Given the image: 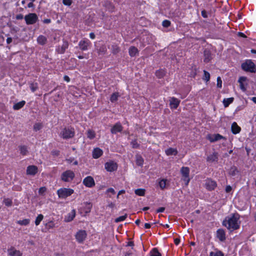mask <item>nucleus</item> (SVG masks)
<instances>
[{
	"instance_id": "1",
	"label": "nucleus",
	"mask_w": 256,
	"mask_h": 256,
	"mask_svg": "<svg viewBox=\"0 0 256 256\" xmlns=\"http://www.w3.org/2000/svg\"><path fill=\"white\" fill-rule=\"evenodd\" d=\"M238 214L234 213L226 217L222 222V225L230 232H232L240 228V222Z\"/></svg>"
},
{
	"instance_id": "2",
	"label": "nucleus",
	"mask_w": 256,
	"mask_h": 256,
	"mask_svg": "<svg viewBox=\"0 0 256 256\" xmlns=\"http://www.w3.org/2000/svg\"><path fill=\"white\" fill-rule=\"evenodd\" d=\"M60 136L64 139L72 138L74 136V130L73 128H65L62 130Z\"/></svg>"
},
{
	"instance_id": "3",
	"label": "nucleus",
	"mask_w": 256,
	"mask_h": 256,
	"mask_svg": "<svg viewBox=\"0 0 256 256\" xmlns=\"http://www.w3.org/2000/svg\"><path fill=\"white\" fill-rule=\"evenodd\" d=\"M242 70L250 72H255L256 68L255 64L250 60H247L242 64Z\"/></svg>"
},
{
	"instance_id": "4",
	"label": "nucleus",
	"mask_w": 256,
	"mask_h": 256,
	"mask_svg": "<svg viewBox=\"0 0 256 256\" xmlns=\"http://www.w3.org/2000/svg\"><path fill=\"white\" fill-rule=\"evenodd\" d=\"M57 193L59 198H66L74 193V190L71 188H62L58 190Z\"/></svg>"
},
{
	"instance_id": "5",
	"label": "nucleus",
	"mask_w": 256,
	"mask_h": 256,
	"mask_svg": "<svg viewBox=\"0 0 256 256\" xmlns=\"http://www.w3.org/2000/svg\"><path fill=\"white\" fill-rule=\"evenodd\" d=\"M74 176V174L72 171L68 170L62 174L61 178L63 181L68 182L73 180Z\"/></svg>"
},
{
	"instance_id": "6",
	"label": "nucleus",
	"mask_w": 256,
	"mask_h": 256,
	"mask_svg": "<svg viewBox=\"0 0 256 256\" xmlns=\"http://www.w3.org/2000/svg\"><path fill=\"white\" fill-rule=\"evenodd\" d=\"M26 22L27 24H32L38 20L37 15L34 13H30L24 16Z\"/></svg>"
},
{
	"instance_id": "7",
	"label": "nucleus",
	"mask_w": 256,
	"mask_h": 256,
	"mask_svg": "<svg viewBox=\"0 0 256 256\" xmlns=\"http://www.w3.org/2000/svg\"><path fill=\"white\" fill-rule=\"evenodd\" d=\"M180 172L182 176V180L185 182L186 184L188 185L190 179L189 178L190 169L188 167H182Z\"/></svg>"
},
{
	"instance_id": "8",
	"label": "nucleus",
	"mask_w": 256,
	"mask_h": 256,
	"mask_svg": "<svg viewBox=\"0 0 256 256\" xmlns=\"http://www.w3.org/2000/svg\"><path fill=\"white\" fill-rule=\"evenodd\" d=\"M86 232L84 230H79L76 234V238L79 243H82L86 237Z\"/></svg>"
},
{
	"instance_id": "9",
	"label": "nucleus",
	"mask_w": 256,
	"mask_h": 256,
	"mask_svg": "<svg viewBox=\"0 0 256 256\" xmlns=\"http://www.w3.org/2000/svg\"><path fill=\"white\" fill-rule=\"evenodd\" d=\"M118 168V166L116 163L114 162L113 161H110L106 162L105 164V168L108 172H113L116 170Z\"/></svg>"
},
{
	"instance_id": "10",
	"label": "nucleus",
	"mask_w": 256,
	"mask_h": 256,
	"mask_svg": "<svg viewBox=\"0 0 256 256\" xmlns=\"http://www.w3.org/2000/svg\"><path fill=\"white\" fill-rule=\"evenodd\" d=\"M83 184L88 188H91L95 184L94 178L90 176L86 177L83 180Z\"/></svg>"
},
{
	"instance_id": "11",
	"label": "nucleus",
	"mask_w": 256,
	"mask_h": 256,
	"mask_svg": "<svg viewBox=\"0 0 256 256\" xmlns=\"http://www.w3.org/2000/svg\"><path fill=\"white\" fill-rule=\"evenodd\" d=\"M90 42L89 40H80L79 42V46L80 48L82 50H86L88 49V46H90Z\"/></svg>"
},
{
	"instance_id": "12",
	"label": "nucleus",
	"mask_w": 256,
	"mask_h": 256,
	"mask_svg": "<svg viewBox=\"0 0 256 256\" xmlns=\"http://www.w3.org/2000/svg\"><path fill=\"white\" fill-rule=\"evenodd\" d=\"M180 103V100L176 98L172 97L170 100V104L172 108H176Z\"/></svg>"
},
{
	"instance_id": "13",
	"label": "nucleus",
	"mask_w": 256,
	"mask_h": 256,
	"mask_svg": "<svg viewBox=\"0 0 256 256\" xmlns=\"http://www.w3.org/2000/svg\"><path fill=\"white\" fill-rule=\"evenodd\" d=\"M122 130V126L120 123H116L111 128V132L113 134H116L118 132H120Z\"/></svg>"
},
{
	"instance_id": "14",
	"label": "nucleus",
	"mask_w": 256,
	"mask_h": 256,
	"mask_svg": "<svg viewBox=\"0 0 256 256\" xmlns=\"http://www.w3.org/2000/svg\"><path fill=\"white\" fill-rule=\"evenodd\" d=\"M68 42L64 41L63 42V44L61 46H58L56 50L58 54H64L66 48H68Z\"/></svg>"
},
{
	"instance_id": "15",
	"label": "nucleus",
	"mask_w": 256,
	"mask_h": 256,
	"mask_svg": "<svg viewBox=\"0 0 256 256\" xmlns=\"http://www.w3.org/2000/svg\"><path fill=\"white\" fill-rule=\"evenodd\" d=\"M8 254L10 256H22V253L14 248H11L8 250Z\"/></svg>"
},
{
	"instance_id": "16",
	"label": "nucleus",
	"mask_w": 256,
	"mask_h": 256,
	"mask_svg": "<svg viewBox=\"0 0 256 256\" xmlns=\"http://www.w3.org/2000/svg\"><path fill=\"white\" fill-rule=\"evenodd\" d=\"M206 186L208 190H212L216 186V184L214 180H208L206 182Z\"/></svg>"
},
{
	"instance_id": "17",
	"label": "nucleus",
	"mask_w": 256,
	"mask_h": 256,
	"mask_svg": "<svg viewBox=\"0 0 256 256\" xmlns=\"http://www.w3.org/2000/svg\"><path fill=\"white\" fill-rule=\"evenodd\" d=\"M217 238L221 242H223L226 240V234L224 230L218 229L216 232Z\"/></svg>"
},
{
	"instance_id": "18",
	"label": "nucleus",
	"mask_w": 256,
	"mask_h": 256,
	"mask_svg": "<svg viewBox=\"0 0 256 256\" xmlns=\"http://www.w3.org/2000/svg\"><path fill=\"white\" fill-rule=\"evenodd\" d=\"M102 150L100 148H96L94 149L92 151V157L94 158H98L102 154Z\"/></svg>"
},
{
	"instance_id": "19",
	"label": "nucleus",
	"mask_w": 256,
	"mask_h": 256,
	"mask_svg": "<svg viewBox=\"0 0 256 256\" xmlns=\"http://www.w3.org/2000/svg\"><path fill=\"white\" fill-rule=\"evenodd\" d=\"M38 171V168L34 166H30L27 168L26 173L28 174L34 175Z\"/></svg>"
},
{
	"instance_id": "20",
	"label": "nucleus",
	"mask_w": 256,
	"mask_h": 256,
	"mask_svg": "<svg viewBox=\"0 0 256 256\" xmlns=\"http://www.w3.org/2000/svg\"><path fill=\"white\" fill-rule=\"evenodd\" d=\"M204 62H208L212 59V55L210 52L208 50H204Z\"/></svg>"
},
{
	"instance_id": "21",
	"label": "nucleus",
	"mask_w": 256,
	"mask_h": 256,
	"mask_svg": "<svg viewBox=\"0 0 256 256\" xmlns=\"http://www.w3.org/2000/svg\"><path fill=\"white\" fill-rule=\"evenodd\" d=\"M232 132L234 134H237L240 131V128L237 124L236 122H234L232 124Z\"/></svg>"
},
{
	"instance_id": "22",
	"label": "nucleus",
	"mask_w": 256,
	"mask_h": 256,
	"mask_svg": "<svg viewBox=\"0 0 256 256\" xmlns=\"http://www.w3.org/2000/svg\"><path fill=\"white\" fill-rule=\"evenodd\" d=\"M75 216L76 211L74 210H73L70 213H68L67 216L65 218V221L66 222H70L74 218Z\"/></svg>"
},
{
	"instance_id": "23",
	"label": "nucleus",
	"mask_w": 256,
	"mask_h": 256,
	"mask_svg": "<svg viewBox=\"0 0 256 256\" xmlns=\"http://www.w3.org/2000/svg\"><path fill=\"white\" fill-rule=\"evenodd\" d=\"M224 138L221 136L220 134H215L212 135L211 137L210 138V142H214L220 140L221 139H224Z\"/></svg>"
},
{
	"instance_id": "24",
	"label": "nucleus",
	"mask_w": 256,
	"mask_h": 256,
	"mask_svg": "<svg viewBox=\"0 0 256 256\" xmlns=\"http://www.w3.org/2000/svg\"><path fill=\"white\" fill-rule=\"evenodd\" d=\"M218 160V153L214 152L212 154L208 156L207 158V161L210 162H216Z\"/></svg>"
},
{
	"instance_id": "25",
	"label": "nucleus",
	"mask_w": 256,
	"mask_h": 256,
	"mask_svg": "<svg viewBox=\"0 0 256 256\" xmlns=\"http://www.w3.org/2000/svg\"><path fill=\"white\" fill-rule=\"evenodd\" d=\"M165 152H166V155H168V156H170V155L176 156L178 152L176 149L172 148H168L167 150H166Z\"/></svg>"
},
{
	"instance_id": "26",
	"label": "nucleus",
	"mask_w": 256,
	"mask_h": 256,
	"mask_svg": "<svg viewBox=\"0 0 256 256\" xmlns=\"http://www.w3.org/2000/svg\"><path fill=\"white\" fill-rule=\"evenodd\" d=\"M26 104L24 100H22L18 103L15 104L13 106V109L14 110H18L22 108Z\"/></svg>"
},
{
	"instance_id": "27",
	"label": "nucleus",
	"mask_w": 256,
	"mask_h": 256,
	"mask_svg": "<svg viewBox=\"0 0 256 256\" xmlns=\"http://www.w3.org/2000/svg\"><path fill=\"white\" fill-rule=\"evenodd\" d=\"M46 38L42 35L40 36L37 38V42L38 44L41 45L44 44L46 43Z\"/></svg>"
},
{
	"instance_id": "28",
	"label": "nucleus",
	"mask_w": 256,
	"mask_h": 256,
	"mask_svg": "<svg viewBox=\"0 0 256 256\" xmlns=\"http://www.w3.org/2000/svg\"><path fill=\"white\" fill-rule=\"evenodd\" d=\"M234 98H224L223 100V104L225 108L228 107L230 104L232 103L234 101Z\"/></svg>"
},
{
	"instance_id": "29",
	"label": "nucleus",
	"mask_w": 256,
	"mask_h": 256,
	"mask_svg": "<svg viewBox=\"0 0 256 256\" xmlns=\"http://www.w3.org/2000/svg\"><path fill=\"white\" fill-rule=\"evenodd\" d=\"M138 52V48L134 46H131L129 48V54L131 56H134Z\"/></svg>"
},
{
	"instance_id": "30",
	"label": "nucleus",
	"mask_w": 256,
	"mask_h": 256,
	"mask_svg": "<svg viewBox=\"0 0 256 256\" xmlns=\"http://www.w3.org/2000/svg\"><path fill=\"white\" fill-rule=\"evenodd\" d=\"M136 164L138 166H142L144 163V159L140 155H136Z\"/></svg>"
},
{
	"instance_id": "31",
	"label": "nucleus",
	"mask_w": 256,
	"mask_h": 256,
	"mask_svg": "<svg viewBox=\"0 0 256 256\" xmlns=\"http://www.w3.org/2000/svg\"><path fill=\"white\" fill-rule=\"evenodd\" d=\"M20 152L22 155H26L28 152L27 147L24 146H19Z\"/></svg>"
},
{
	"instance_id": "32",
	"label": "nucleus",
	"mask_w": 256,
	"mask_h": 256,
	"mask_svg": "<svg viewBox=\"0 0 256 256\" xmlns=\"http://www.w3.org/2000/svg\"><path fill=\"white\" fill-rule=\"evenodd\" d=\"M210 256H224V254L220 250H217L216 252H211L210 253Z\"/></svg>"
},
{
	"instance_id": "33",
	"label": "nucleus",
	"mask_w": 256,
	"mask_h": 256,
	"mask_svg": "<svg viewBox=\"0 0 256 256\" xmlns=\"http://www.w3.org/2000/svg\"><path fill=\"white\" fill-rule=\"evenodd\" d=\"M156 76L158 78H162L165 75V72L162 70H157L156 72Z\"/></svg>"
},
{
	"instance_id": "34",
	"label": "nucleus",
	"mask_w": 256,
	"mask_h": 256,
	"mask_svg": "<svg viewBox=\"0 0 256 256\" xmlns=\"http://www.w3.org/2000/svg\"><path fill=\"white\" fill-rule=\"evenodd\" d=\"M118 96L119 95L118 92L112 94L110 98V100L112 102H116L118 100Z\"/></svg>"
},
{
	"instance_id": "35",
	"label": "nucleus",
	"mask_w": 256,
	"mask_h": 256,
	"mask_svg": "<svg viewBox=\"0 0 256 256\" xmlns=\"http://www.w3.org/2000/svg\"><path fill=\"white\" fill-rule=\"evenodd\" d=\"M150 256H161L157 248H154L150 252Z\"/></svg>"
},
{
	"instance_id": "36",
	"label": "nucleus",
	"mask_w": 256,
	"mask_h": 256,
	"mask_svg": "<svg viewBox=\"0 0 256 256\" xmlns=\"http://www.w3.org/2000/svg\"><path fill=\"white\" fill-rule=\"evenodd\" d=\"M44 218V216L42 214H40L38 215V216L36 217V220H35V224L36 226H38L40 222Z\"/></svg>"
},
{
	"instance_id": "37",
	"label": "nucleus",
	"mask_w": 256,
	"mask_h": 256,
	"mask_svg": "<svg viewBox=\"0 0 256 256\" xmlns=\"http://www.w3.org/2000/svg\"><path fill=\"white\" fill-rule=\"evenodd\" d=\"M204 76L202 78V79L206 82H208L210 80V74L208 72H206V70H204Z\"/></svg>"
},
{
	"instance_id": "38",
	"label": "nucleus",
	"mask_w": 256,
	"mask_h": 256,
	"mask_svg": "<svg viewBox=\"0 0 256 256\" xmlns=\"http://www.w3.org/2000/svg\"><path fill=\"white\" fill-rule=\"evenodd\" d=\"M111 50H112V52L114 54H116L120 52V48L116 45H112Z\"/></svg>"
},
{
	"instance_id": "39",
	"label": "nucleus",
	"mask_w": 256,
	"mask_h": 256,
	"mask_svg": "<svg viewBox=\"0 0 256 256\" xmlns=\"http://www.w3.org/2000/svg\"><path fill=\"white\" fill-rule=\"evenodd\" d=\"M166 179H162L160 181L159 186L161 189L163 190L164 188H166Z\"/></svg>"
},
{
	"instance_id": "40",
	"label": "nucleus",
	"mask_w": 256,
	"mask_h": 256,
	"mask_svg": "<svg viewBox=\"0 0 256 256\" xmlns=\"http://www.w3.org/2000/svg\"><path fill=\"white\" fill-rule=\"evenodd\" d=\"M144 190L140 188L137 189L135 190V194L140 196H143L144 194Z\"/></svg>"
},
{
	"instance_id": "41",
	"label": "nucleus",
	"mask_w": 256,
	"mask_h": 256,
	"mask_svg": "<svg viewBox=\"0 0 256 256\" xmlns=\"http://www.w3.org/2000/svg\"><path fill=\"white\" fill-rule=\"evenodd\" d=\"M87 136L90 139H93L95 137V134L94 132L91 130H88L87 132Z\"/></svg>"
},
{
	"instance_id": "42",
	"label": "nucleus",
	"mask_w": 256,
	"mask_h": 256,
	"mask_svg": "<svg viewBox=\"0 0 256 256\" xmlns=\"http://www.w3.org/2000/svg\"><path fill=\"white\" fill-rule=\"evenodd\" d=\"M30 88L32 92H34L38 88L37 83H32L30 84Z\"/></svg>"
},
{
	"instance_id": "43",
	"label": "nucleus",
	"mask_w": 256,
	"mask_h": 256,
	"mask_svg": "<svg viewBox=\"0 0 256 256\" xmlns=\"http://www.w3.org/2000/svg\"><path fill=\"white\" fill-rule=\"evenodd\" d=\"M30 222V220L28 219H24L22 220L18 221V223L20 225L26 226L28 225Z\"/></svg>"
},
{
	"instance_id": "44",
	"label": "nucleus",
	"mask_w": 256,
	"mask_h": 256,
	"mask_svg": "<svg viewBox=\"0 0 256 256\" xmlns=\"http://www.w3.org/2000/svg\"><path fill=\"white\" fill-rule=\"evenodd\" d=\"M126 217H127V214H126L124 216H122L117 218H116L115 219L114 221L116 222H118L124 220L126 218Z\"/></svg>"
},
{
	"instance_id": "45",
	"label": "nucleus",
	"mask_w": 256,
	"mask_h": 256,
	"mask_svg": "<svg viewBox=\"0 0 256 256\" xmlns=\"http://www.w3.org/2000/svg\"><path fill=\"white\" fill-rule=\"evenodd\" d=\"M42 128V125L40 123H36L34 126V130L36 132L40 130Z\"/></svg>"
},
{
	"instance_id": "46",
	"label": "nucleus",
	"mask_w": 256,
	"mask_h": 256,
	"mask_svg": "<svg viewBox=\"0 0 256 256\" xmlns=\"http://www.w3.org/2000/svg\"><path fill=\"white\" fill-rule=\"evenodd\" d=\"M86 204V212L88 213L90 212L91 208L92 207V204L90 203L86 202L85 204Z\"/></svg>"
},
{
	"instance_id": "47",
	"label": "nucleus",
	"mask_w": 256,
	"mask_h": 256,
	"mask_svg": "<svg viewBox=\"0 0 256 256\" xmlns=\"http://www.w3.org/2000/svg\"><path fill=\"white\" fill-rule=\"evenodd\" d=\"M46 226L48 228H52L55 227V224L52 221L49 222H48L46 224Z\"/></svg>"
},
{
	"instance_id": "48",
	"label": "nucleus",
	"mask_w": 256,
	"mask_h": 256,
	"mask_svg": "<svg viewBox=\"0 0 256 256\" xmlns=\"http://www.w3.org/2000/svg\"><path fill=\"white\" fill-rule=\"evenodd\" d=\"M131 145L132 148H136L139 147V144H138L136 140H132L131 142Z\"/></svg>"
},
{
	"instance_id": "49",
	"label": "nucleus",
	"mask_w": 256,
	"mask_h": 256,
	"mask_svg": "<svg viewBox=\"0 0 256 256\" xmlns=\"http://www.w3.org/2000/svg\"><path fill=\"white\" fill-rule=\"evenodd\" d=\"M162 24L163 26L165 28H168L170 26V22L168 20H164L162 22Z\"/></svg>"
},
{
	"instance_id": "50",
	"label": "nucleus",
	"mask_w": 256,
	"mask_h": 256,
	"mask_svg": "<svg viewBox=\"0 0 256 256\" xmlns=\"http://www.w3.org/2000/svg\"><path fill=\"white\" fill-rule=\"evenodd\" d=\"M217 86L219 88L222 87V80L220 76L217 78Z\"/></svg>"
},
{
	"instance_id": "51",
	"label": "nucleus",
	"mask_w": 256,
	"mask_h": 256,
	"mask_svg": "<svg viewBox=\"0 0 256 256\" xmlns=\"http://www.w3.org/2000/svg\"><path fill=\"white\" fill-rule=\"evenodd\" d=\"M4 203L5 204L6 206H10L12 204V202L11 200H9V199H5L4 200Z\"/></svg>"
},
{
	"instance_id": "52",
	"label": "nucleus",
	"mask_w": 256,
	"mask_h": 256,
	"mask_svg": "<svg viewBox=\"0 0 256 256\" xmlns=\"http://www.w3.org/2000/svg\"><path fill=\"white\" fill-rule=\"evenodd\" d=\"M64 4L66 6H70L72 3V0H62Z\"/></svg>"
},
{
	"instance_id": "53",
	"label": "nucleus",
	"mask_w": 256,
	"mask_h": 256,
	"mask_svg": "<svg viewBox=\"0 0 256 256\" xmlns=\"http://www.w3.org/2000/svg\"><path fill=\"white\" fill-rule=\"evenodd\" d=\"M237 172V170L235 167L232 168L230 170V173L232 175L234 176L236 174V172Z\"/></svg>"
},
{
	"instance_id": "54",
	"label": "nucleus",
	"mask_w": 256,
	"mask_h": 256,
	"mask_svg": "<svg viewBox=\"0 0 256 256\" xmlns=\"http://www.w3.org/2000/svg\"><path fill=\"white\" fill-rule=\"evenodd\" d=\"M46 190V188L45 187H41L38 190V192L40 194H43Z\"/></svg>"
},
{
	"instance_id": "55",
	"label": "nucleus",
	"mask_w": 256,
	"mask_h": 256,
	"mask_svg": "<svg viewBox=\"0 0 256 256\" xmlns=\"http://www.w3.org/2000/svg\"><path fill=\"white\" fill-rule=\"evenodd\" d=\"M106 192L108 193H111L112 194H114L116 193L114 189L112 188H108L107 191H106Z\"/></svg>"
},
{
	"instance_id": "56",
	"label": "nucleus",
	"mask_w": 256,
	"mask_h": 256,
	"mask_svg": "<svg viewBox=\"0 0 256 256\" xmlns=\"http://www.w3.org/2000/svg\"><path fill=\"white\" fill-rule=\"evenodd\" d=\"M202 16L204 18H208V14H207L205 10H202Z\"/></svg>"
},
{
	"instance_id": "57",
	"label": "nucleus",
	"mask_w": 256,
	"mask_h": 256,
	"mask_svg": "<svg viewBox=\"0 0 256 256\" xmlns=\"http://www.w3.org/2000/svg\"><path fill=\"white\" fill-rule=\"evenodd\" d=\"M52 154L54 156H58L60 154V152L58 150H54L52 152Z\"/></svg>"
},
{
	"instance_id": "58",
	"label": "nucleus",
	"mask_w": 256,
	"mask_h": 256,
	"mask_svg": "<svg viewBox=\"0 0 256 256\" xmlns=\"http://www.w3.org/2000/svg\"><path fill=\"white\" fill-rule=\"evenodd\" d=\"M232 190V188L230 186H227L226 188V192H230Z\"/></svg>"
},
{
	"instance_id": "59",
	"label": "nucleus",
	"mask_w": 256,
	"mask_h": 256,
	"mask_svg": "<svg viewBox=\"0 0 256 256\" xmlns=\"http://www.w3.org/2000/svg\"><path fill=\"white\" fill-rule=\"evenodd\" d=\"M165 210V208H164V207H161V208H158L157 210H156V212L158 213V212H164Z\"/></svg>"
},
{
	"instance_id": "60",
	"label": "nucleus",
	"mask_w": 256,
	"mask_h": 256,
	"mask_svg": "<svg viewBox=\"0 0 256 256\" xmlns=\"http://www.w3.org/2000/svg\"><path fill=\"white\" fill-rule=\"evenodd\" d=\"M246 80V78H245V77H240L239 80H238V82L240 83H242Z\"/></svg>"
},
{
	"instance_id": "61",
	"label": "nucleus",
	"mask_w": 256,
	"mask_h": 256,
	"mask_svg": "<svg viewBox=\"0 0 256 256\" xmlns=\"http://www.w3.org/2000/svg\"><path fill=\"white\" fill-rule=\"evenodd\" d=\"M23 15L22 14H18L16 15V18L17 20H22L23 18Z\"/></svg>"
},
{
	"instance_id": "62",
	"label": "nucleus",
	"mask_w": 256,
	"mask_h": 256,
	"mask_svg": "<svg viewBox=\"0 0 256 256\" xmlns=\"http://www.w3.org/2000/svg\"><path fill=\"white\" fill-rule=\"evenodd\" d=\"M43 22L44 24H49L51 22V20H50V19H49V18H46L43 20Z\"/></svg>"
},
{
	"instance_id": "63",
	"label": "nucleus",
	"mask_w": 256,
	"mask_h": 256,
	"mask_svg": "<svg viewBox=\"0 0 256 256\" xmlns=\"http://www.w3.org/2000/svg\"><path fill=\"white\" fill-rule=\"evenodd\" d=\"M240 88L243 90L245 91L246 90L243 83H240Z\"/></svg>"
},
{
	"instance_id": "64",
	"label": "nucleus",
	"mask_w": 256,
	"mask_h": 256,
	"mask_svg": "<svg viewBox=\"0 0 256 256\" xmlns=\"http://www.w3.org/2000/svg\"><path fill=\"white\" fill-rule=\"evenodd\" d=\"M174 243L176 245H178L180 244V240L179 238H175L174 240Z\"/></svg>"
}]
</instances>
